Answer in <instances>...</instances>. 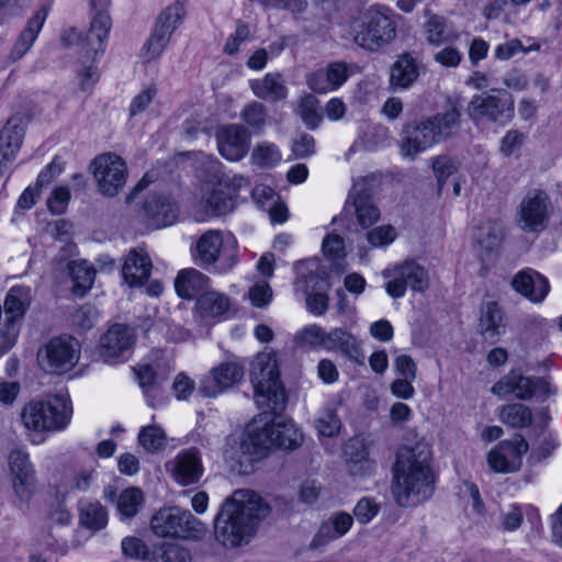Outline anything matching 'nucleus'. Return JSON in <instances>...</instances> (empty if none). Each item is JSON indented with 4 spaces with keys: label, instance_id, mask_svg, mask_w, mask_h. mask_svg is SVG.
Listing matches in <instances>:
<instances>
[{
    "label": "nucleus",
    "instance_id": "nucleus-1",
    "mask_svg": "<svg viewBox=\"0 0 562 562\" xmlns=\"http://www.w3.org/2000/svg\"><path fill=\"white\" fill-rule=\"evenodd\" d=\"M255 401L261 409L247 425L238 447L225 452L231 472L248 475L255 463L269 457L281 446V356L278 350L265 348L251 366Z\"/></svg>",
    "mask_w": 562,
    "mask_h": 562
},
{
    "label": "nucleus",
    "instance_id": "nucleus-2",
    "mask_svg": "<svg viewBox=\"0 0 562 562\" xmlns=\"http://www.w3.org/2000/svg\"><path fill=\"white\" fill-rule=\"evenodd\" d=\"M271 514V506L255 491L236 490L222 504L214 519V536L224 548L250 542L258 525Z\"/></svg>",
    "mask_w": 562,
    "mask_h": 562
},
{
    "label": "nucleus",
    "instance_id": "nucleus-3",
    "mask_svg": "<svg viewBox=\"0 0 562 562\" xmlns=\"http://www.w3.org/2000/svg\"><path fill=\"white\" fill-rule=\"evenodd\" d=\"M431 456L430 445L417 436L398 448L393 465L392 493L400 506H414L432 494Z\"/></svg>",
    "mask_w": 562,
    "mask_h": 562
},
{
    "label": "nucleus",
    "instance_id": "nucleus-4",
    "mask_svg": "<svg viewBox=\"0 0 562 562\" xmlns=\"http://www.w3.org/2000/svg\"><path fill=\"white\" fill-rule=\"evenodd\" d=\"M339 33L360 47L375 52L394 40L396 26L381 8L371 7L339 24Z\"/></svg>",
    "mask_w": 562,
    "mask_h": 562
},
{
    "label": "nucleus",
    "instance_id": "nucleus-5",
    "mask_svg": "<svg viewBox=\"0 0 562 562\" xmlns=\"http://www.w3.org/2000/svg\"><path fill=\"white\" fill-rule=\"evenodd\" d=\"M458 119V112L452 110L406 125L402 133L401 155L414 159L430 149L453 133Z\"/></svg>",
    "mask_w": 562,
    "mask_h": 562
},
{
    "label": "nucleus",
    "instance_id": "nucleus-6",
    "mask_svg": "<svg viewBox=\"0 0 562 562\" xmlns=\"http://www.w3.org/2000/svg\"><path fill=\"white\" fill-rule=\"evenodd\" d=\"M72 406L67 395H54L43 401H32L22 409V422L34 431H59L70 423Z\"/></svg>",
    "mask_w": 562,
    "mask_h": 562
},
{
    "label": "nucleus",
    "instance_id": "nucleus-7",
    "mask_svg": "<svg viewBox=\"0 0 562 562\" xmlns=\"http://www.w3.org/2000/svg\"><path fill=\"white\" fill-rule=\"evenodd\" d=\"M90 7L93 15L87 35L82 37L80 32L70 29L61 35V43L66 47L80 45L87 53H93L94 59L104 53L105 42L112 26L111 16L108 13L110 0H90Z\"/></svg>",
    "mask_w": 562,
    "mask_h": 562
},
{
    "label": "nucleus",
    "instance_id": "nucleus-8",
    "mask_svg": "<svg viewBox=\"0 0 562 562\" xmlns=\"http://www.w3.org/2000/svg\"><path fill=\"white\" fill-rule=\"evenodd\" d=\"M555 207L549 194L539 189L530 190L516 210V224L526 234L540 235L549 229Z\"/></svg>",
    "mask_w": 562,
    "mask_h": 562
},
{
    "label": "nucleus",
    "instance_id": "nucleus-9",
    "mask_svg": "<svg viewBox=\"0 0 562 562\" xmlns=\"http://www.w3.org/2000/svg\"><path fill=\"white\" fill-rule=\"evenodd\" d=\"M385 291L393 299H401L407 289L423 293L430 286L428 270L415 260L397 262L383 271Z\"/></svg>",
    "mask_w": 562,
    "mask_h": 562
},
{
    "label": "nucleus",
    "instance_id": "nucleus-10",
    "mask_svg": "<svg viewBox=\"0 0 562 562\" xmlns=\"http://www.w3.org/2000/svg\"><path fill=\"white\" fill-rule=\"evenodd\" d=\"M150 527L158 537L190 539L204 532V525L189 510L179 507L158 510L150 520Z\"/></svg>",
    "mask_w": 562,
    "mask_h": 562
},
{
    "label": "nucleus",
    "instance_id": "nucleus-11",
    "mask_svg": "<svg viewBox=\"0 0 562 562\" xmlns=\"http://www.w3.org/2000/svg\"><path fill=\"white\" fill-rule=\"evenodd\" d=\"M80 344L71 336L52 338L37 351L41 368L49 374H63L70 371L78 362Z\"/></svg>",
    "mask_w": 562,
    "mask_h": 562
},
{
    "label": "nucleus",
    "instance_id": "nucleus-12",
    "mask_svg": "<svg viewBox=\"0 0 562 562\" xmlns=\"http://www.w3.org/2000/svg\"><path fill=\"white\" fill-rule=\"evenodd\" d=\"M90 170L99 192L104 196H115L126 182V165L115 154L108 153L97 156L90 164Z\"/></svg>",
    "mask_w": 562,
    "mask_h": 562
},
{
    "label": "nucleus",
    "instance_id": "nucleus-13",
    "mask_svg": "<svg viewBox=\"0 0 562 562\" xmlns=\"http://www.w3.org/2000/svg\"><path fill=\"white\" fill-rule=\"evenodd\" d=\"M301 277L300 283H304L306 291V305L315 316H322L328 308L327 292L330 289L328 276L317 270V261L314 259L301 262L297 266Z\"/></svg>",
    "mask_w": 562,
    "mask_h": 562
},
{
    "label": "nucleus",
    "instance_id": "nucleus-14",
    "mask_svg": "<svg viewBox=\"0 0 562 562\" xmlns=\"http://www.w3.org/2000/svg\"><path fill=\"white\" fill-rule=\"evenodd\" d=\"M514 102L506 91L475 95L468 106L469 115L480 123L484 120L504 124L513 116Z\"/></svg>",
    "mask_w": 562,
    "mask_h": 562
},
{
    "label": "nucleus",
    "instance_id": "nucleus-15",
    "mask_svg": "<svg viewBox=\"0 0 562 562\" xmlns=\"http://www.w3.org/2000/svg\"><path fill=\"white\" fill-rule=\"evenodd\" d=\"M8 461L14 494L21 502H29L36 486L35 470L29 454L14 449L10 452Z\"/></svg>",
    "mask_w": 562,
    "mask_h": 562
},
{
    "label": "nucleus",
    "instance_id": "nucleus-16",
    "mask_svg": "<svg viewBox=\"0 0 562 562\" xmlns=\"http://www.w3.org/2000/svg\"><path fill=\"white\" fill-rule=\"evenodd\" d=\"M244 373V367L238 362L224 361L214 367L210 374L202 380L199 391L206 397H215L238 384L243 380Z\"/></svg>",
    "mask_w": 562,
    "mask_h": 562
},
{
    "label": "nucleus",
    "instance_id": "nucleus-17",
    "mask_svg": "<svg viewBox=\"0 0 562 562\" xmlns=\"http://www.w3.org/2000/svg\"><path fill=\"white\" fill-rule=\"evenodd\" d=\"M528 451V443L522 437L503 441L487 457L492 470L498 473H512L520 469L522 456Z\"/></svg>",
    "mask_w": 562,
    "mask_h": 562
},
{
    "label": "nucleus",
    "instance_id": "nucleus-18",
    "mask_svg": "<svg viewBox=\"0 0 562 562\" xmlns=\"http://www.w3.org/2000/svg\"><path fill=\"white\" fill-rule=\"evenodd\" d=\"M134 341L135 335L132 328L115 324L100 338V356L104 362H115L130 353Z\"/></svg>",
    "mask_w": 562,
    "mask_h": 562
},
{
    "label": "nucleus",
    "instance_id": "nucleus-19",
    "mask_svg": "<svg viewBox=\"0 0 562 562\" xmlns=\"http://www.w3.org/2000/svg\"><path fill=\"white\" fill-rule=\"evenodd\" d=\"M215 136L218 151L227 160H240L249 149L250 135L241 125H222Z\"/></svg>",
    "mask_w": 562,
    "mask_h": 562
},
{
    "label": "nucleus",
    "instance_id": "nucleus-20",
    "mask_svg": "<svg viewBox=\"0 0 562 562\" xmlns=\"http://www.w3.org/2000/svg\"><path fill=\"white\" fill-rule=\"evenodd\" d=\"M168 467H171L173 479L183 486L199 482L203 474L200 452L195 448L180 451Z\"/></svg>",
    "mask_w": 562,
    "mask_h": 562
},
{
    "label": "nucleus",
    "instance_id": "nucleus-21",
    "mask_svg": "<svg viewBox=\"0 0 562 562\" xmlns=\"http://www.w3.org/2000/svg\"><path fill=\"white\" fill-rule=\"evenodd\" d=\"M32 302L31 288L24 285L12 286L4 300V315L7 330L16 335V323L20 322Z\"/></svg>",
    "mask_w": 562,
    "mask_h": 562
},
{
    "label": "nucleus",
    "instance_id": "nucleus-22",
    "mask_svg": "<svg viewBox=\"0 0 562 562\" xmlns=\"http://www.w3.org/2000/svg\"><path fill=\"white\" fill-rule=\"evenodd\" d=\"M512 284L516 292L532 303H541L550 291L548 279L532 269L519 271Z\"/></svg>",
    "mask_w": 562,
    "mask_h": 562
},
{
    "label": "nucleus",
    "instance_id": "nucleus-23",
    "mask_svg": "<svg viewBox=\"0 0 562 562\" xmlns=\"http://www.w3.org/2000/svg\"><path fill=\"white\" fill-rule=\"evenodd\" d=\"M151 260L143 248L128 251L122 266V277L130 286H142L150 277Z\"/></svg>",
    "mask_w": 562,
    "mask_h": 562
},
{
    "label": "nucleus",
    "instance_id": "nucleus-24",
    "mask_svg": "<svg viewBox=\"0 0 562 562\" xmlns=\"http://www.w3.org/2000/svg\"><path fill=\"white\" fill-rule=\"evenodd\" d=\"M144 212L155 227H164L175 223L179 207L168 196L150 193L143 203Z\"/></svg>",
    "mask_w": 562,
    "mask_h": 562
},
{
    "label": "nucleus",
    "instance_id": "nucleus-25",
    "mask_svg": "<svg viewBox=\"0 0 562 562\" xmlns=\"http://www.w3.org/2000/svg\"><path fill=\"white\" fill-rule=\"evenodd\" d=\"M507 318L494 301H485L480 308L479 329L487 339L497 340L506 333Z\"/></svg>",
    "mask_w": 562,
    "mask_h": 562
},
{
    "label": "nucleus",
    "instance_id": "nucleus-26",
    "mask_svg": "<svg viewBox=\"0 0 562 562\" xmlns=\"http://www.w3.org/2000/svg\"><path fill=\"white\" fill-rule=\"evenodd\" d=\"M491 392L501 398L508 395L519 400L531 398L532 379L525 376L520 370L513 369L492 386Z\"/></svg>",
    "mask_w": 562,
    "mask_h": 562
},
{
    "label": "nucleus",
    "instance_id": "nucleus-27",
    "mask_svg": "<svg viewBox=\"0 0 562 562\" xmlns=\"http://www.w3.org/2000/svg\"><path fill=\"white\" fill-rule=\"evenodd\" d=\"M177 294L184 300L199 299L210 290V278L194 268L179 271L175 280Z\"/></svg>",
    "mask_w": 562,
    "mask_h": 562
},
{
    "label": "nucleus",
    "instance_id": "nucleus-28",
    "mask_svg": "<svg viewBox=\"0 0 562 562\" xmlns=\"http://www.w3.org/2000/svg\"><path fill=\"white\" fill-rule=\"evenodd\" d=\"M24 130L15 120H9L0 132V178L21 147Z\"/></svg>",
    "mask_w": 562,
    "mask_h": 562
},
{
    "label": "nucleus",
    "instance_id": "nucleus-29",
    "mask_svg": "<svg viewBox=\"0 0 562 562\" xmlns=\"http://www.w3.org/2000/svg\"><path fill=\"white\" fill-rule=\"evenodd\" d=\"M418 65L409 54L398 56L390 71V86L393 89H407L418 78Z\"/></svg>",
    "mask_w": 562,
    "mask_h": 562
},
{
    "label": "nucleus",
    "instance_id": "nucleus-30",
    "mask_svg": "<svg viewBox=\"0 0 562 562\" xmlns=\"http://www.w3.org/2000/svg\"><path fill=\"white\" fill-rule=\"evenodd\" d=\"M232 306L231 299L218 291L207 290L195 304L198 313L204 318H220L226 315Z\"/></svg>",
    "mask_w": 562,
    "mask_h": 562
},
{
    "label": "nucleus",
    "instance_id": "nucleus-31",
    "mask_svg": "<svg viewBox=\"0 0 562 562\" xmlns=\"http://www.w3.org/2000/svg\"><path fill=\"white\" fill-rule=\"evenodd\" d=\"M348 449H355V451H347L349 475L356 480H363L374 475L376 462L370 458L368 449L363 445L358 447L351 445Z\"/></svg>",
    "mask_w": 562,
    "mask_h": 562
},
{
    "label": "nucleus",
    "instance_id": "nucleus-32",
    "mask_svg": "<svg viewBox=\"0 0 562 562\" xmlns=\"http://www.w3.org/2000/svg\"><path fill=\"white\" fill-rule=\"evenodd\" d=\"M134 371L144 395L149 404L154 406L155 402L159 401L162 395L161 383L167 376L159 374L156 367L151 364L138 366Z\"/></svg>",
    "mask_w": 562,
    "mask_h": 562
},
{
    "label": "nucleus",
    "instance_id": "nucleus-33",
    "mask_svg": "<svg viewBox=\"0 0 562 562\" xmlns=\"http://www.w3.org/2000/svg\"><path fill=\"white\" fill-rule=\"evenodd\" d=\"M80 525L93 532L102 530L108 524V510L98 501L81 499L78 503Z\"/></svg>",
    "mask_w": 562,
    "mask_h": 562
},
{
    "label": "nucleus",
    "instance_id": "nucleus-34",
    "mask_svg": "<svg viewBox=\"0 0 562 562\" xmlns=\"http://www.w3.org/2000/svg\"><path fill=\"white\" fill-rule=\"evenodd\" d=\"M223 237L218 231H207L196 243L195 260L202 267L213 266L220 258Z\"/></svg>",
    "mask_w": 562,
    "mask_h": 562
},
{
    "label": "nucleus",
    "instance_id": "nucleus-35",
    "mask_svg": "<svg viewBox=\"0 0 562 562\" xmlns=\"http://www.w3.org/2000/svg\"><path fill=\"white\" fill-rule=\"evenodd\" d=\"M389 139V131L382 125L366 123L361 125L358 138L352 148L376 150L383 147Z\"/></svg>",
    "mask_w": 562,
    "mask_h": 562
},
{
    "label": "nucleus",
    "instance_id": "nucleus-36",
    "mask_svg": "<svg viewBox=\"0 0 562 562\" xmlns=\"http://www.w3.org/2000/svg\"><path fill=\"white\" fill-rule=\"evenodd\" d=\"M358 342L356 337L342 328H333L325 330L324 349L328 352H341L351 355L357 350Z\"/></svg>",
    "mask_w": 562,
    "mask_h": 562
},
{
    "label": "nucleus",
    "instance_id": "nucleus-37",
    "mask_svg": "<svg viewBox=\"0 0 562 562\" xmlns=\"http://www.w3.org/2000/svg\"><path fill=\"white\" fill-rule=\"evenodd\" d=\"M426 18L423 33L428 44L439 46L458 37L457 34L446 31V20L442 16L427 12Z\"/></svg>",
    "mask_w": 562,
    "mask_h": 562
},
{
    "label": "nucleus",
    "instance_id": "nucleus-38",
    "mask_svg": "<svg viewBox=\"0 0 562 562\" xmlns=\"http://www.w3.org/2000/svg\"><path fill=\"white\" fill-rule=\"evenodd\" d=\"M352 517L349 514H335L328 522H325L319 528L315 541L317 543H324L345 536L352 526Z\"/></svg>",
    "mask_w": 562,
    "mask_h": 562
},
{
    "label": "nucleus",
    "instance_id": "nucleus-39",
    "mask_svg": "<svg viewBox=\"0 0 562 562\" xmlns=\"http://www.w3.org/2000/svg\"><path fill=\"white\" fill-rule=\"evenodd\" d=\"M255 202L262 209L268 210L273 223H281V204L277 192L267 184H258L252 189Z\"/></svg>",
    "mask_w": 562,
    "mask_h": 562
},
{
    "label": "nucleus",
    "instance_id": "nucleus-40",
    "mask_svg": "<svg viewBox=\"0 0 562 562\" xmlns=\"http://www.w3.org/2000/svg\"><path fill=\"white\" fill-rule=\"evenodd\" d=\"M184 13L183 4L176 1L159 14L154 31L170 38Z\"/></svg>",
    "mask_w": 562,
    "mask_h": 562
},
{
    "label": "nucleus",
    "instance_id": "nucleus-41",
    "mask_svg": "<svg viewBox=\"0 0 562 562\" xmlns=\"http://www.w3.org/2000/svg\"><path fill=\"white\" fill-rule=\"evenodd\" d=\"M144 503V494L140 488L131 486L121 492L116 501V509L122 518L135 517Z\"/></svg>",
    "mask_w": 562,
    "mask_h": 562
},
{
    "label": "nucleus",
    "instance_id": "nucleus-42",
    "mask_svg": "<svg viewBox=\"0 0 562 562\" xmlns=\"http://www.w3.org/2000/svg\"><path fill=\"white\" fill-rule=\"evenodd\" d=\"M498 418L507 426L522 428L530 424L531 413L522 404H509L502 406Z\"/></svg>",
    "mask_w": 562,
    "mask_h": 562
},
{
    "label": "nucleus",
    "instance_id": "nucleus-43",
    "mask_svg": "<svg viewBox=\"0 0 562 562\" xmlns=\"http://www.w3.org/2000/svg\"><path fill=\"white\" fill-rule=\"evenodd\" d=\"M252 92L260 99L278 101L281 97V82L278 74H268L262 80L250 83Z\"/></svg>",
    "mask_w": 562,
    "mask_h": 562
},
{
    "label": "nucleus",
    "instance_id": "nucleus-44",
    "mask_svg": "<svg viewBox=\"0 0 562 562\" xmlns=\"http://www.w3.org/2000/svg\"><path fill=\"white\" fill-rule=\"evenodd\" d=\"M297 114L310 130L317 128L323 121L319 101L314 95H305L297 109Z\"/></svg>",
    "mask_w": 562,
    "mask_h": 562
},
{
    "label": "nucleus",
    "instance_id": "nucleus-45",
    "mask_svg": "<svg viewBox=\"0 0 562 562\" xmlns=\"http://www.w3.org/2000/svg\"><path fill=\"white\" fill-rule=\"evenodd\" d=\"M138 442L147 452H156L166 446V434L156 425L143 427L138 434Z\"/></svg>",
    "mask_w": 562,
    "mask_h": 562
},
{
    "label": "nucleus",
    "instance_id": "nucleus-46",
    "mask_svg": "<svg viewBox=\"0 0 562 562\" xmlns=\"http://www.w3.org/2000/svg\"><path fill=\"white\" fill-rule=\"evenodd\" d=\"M322 250L324 256L333 262L336 273H340L344 267L338 261L345 257L344 239L338 235L328 234L323 240Z\"/></svg>",
    "mask_w": 562,
    "mask_h": 562
},
{
    "label": "nucleus",
    "instance_id": "nucleus-47",
    "mask_svg": "<svg viewBox=\"0 0 562 562\" xmlns=\"http://www.w3.org/2000/svg\"><path fill=\"white\" fill-rule=\"evenodd\" d=\"M432 171L437 179L438 187L441 189L446 181L458 172L460 168V161L448 155H439L432 159Z\"/></svg>",
    "mask_w": 562,
    "mask_h": 562
},
{
    "label": "nucleus",
    "instance_id": "nucleus-48",
    "mask_svg": "<svg viewBox=\"0 0 562 562\" xmlns=\"http://www.w3.org/2000/svg\"><path fill=\"white\" fill-rule=\"evenodd\" d=\"M67 267L75 284V292H78V290L86 291L92 285L95 273L86 261H70Z\"/></svg>",
    "mask_w": 562,
    "mask_h": 562
},
{
    "label": "nucleus",
    "instance_id": "nucleus-49",
    "mask_svg": "<svg viewBox=\"0 0 562 562\" xmlns=\"http://www.w3.org/2000/svg\"><path fill=\"white\" fill-rule=\"evenodd\" d=\"M353 206L358 223L362 227L371 226L380 217L379 209L372 203V201L368 196H356L353 200Z\"/></svg>",
    "mask_w": 562,
    "mask_h": 562
},
{
    "label": "nucleus",
    "instance_id": "nucleus-50",
    "mask_svg": "<svg viewBox=\"0 0 562 562\" xmlns=\"http://www.w3.org/2000/svg\"><path fill=\"white\" fill-rule=\"evenodd\" d=\"M234 203L228 195L221 190H213L204 200V211L212 216H220L228 213Z\"/></svg>",
    "mask_w": 562,
    "mask_h": 562
},
{
    "label": "nucleus",
    "instance_id": "nucleus-51",
    "mask_svg": "<svg viewBox=\"0 0 562 562\" xmlns=\"http://www.w3.org/2000/svg\"><path fill=\"white\" fill-rule=\"evenodd\" d=\"M279 148L274 144L260 143L251 153V161L260 168H270L279 161Z\"/></svg>",
    "mask_w": 562,
    "mask_h": 562
},
{
    "label": "nucleus",
    "instance_id": "nucleus-52",
    "mask_svg": "<svg viewBox=\"0 0 562 562\" xmlns=\"http://www.w3.org/2000/svg\"><path fill=\"white\" fill-rule=\"evenodd\" d=\"M315 427L321 436L334 437L339 432L341 423L334 409L326 408L316 418Z\"/></svg>",
    "mask_w": 562,
    "mask_h": 562
},
{
    "label": "nucleus",
    "instance_id": "nucleus-53",
    "mask_svg": "<svg viewBox=\"0 0 562 562\" xmlns=\"http://www.w3.org/2000/svg\"><path fill=\"white\" fill-rule=\"evenodd\" d=\"M299 345L324 349L325 329L316 324L307 325L295 336Z\"/></svg>",
    "mask_w": 562,
    "mask_h": 562
},
{
    "label": "nucleus",
    "instance_id": "nucleus-54",
    "mask_svg": "<svg viewBox=\"0 0 562 562\" xmlns=\"http://www.w3.org/2000/svg\"><path fill=\"white\" fill-rule=\"evenodd\" d=\"M474 238L481 247L491 250L499 244L502 233L495 225L485 223L475 229Z\"/></svg>",
    "mask_w": 562,
    "mask_h": 562
},
{
    "label": "nucleus",
    "instance_id": "nucleus-55",
    "mask_svg": "<svg viewBox=\"0 0 562 562\" xmlns=\"http://www.w3.org/2000/svg\"><path fill=\"white\" fill-rule=\"evenodd\" d=\"M396 229L391 225H381L367 235V239L372 247L383 248L391 245L396 239Z\"/></svg>",
    "mask_w": 562,
    "mask_h": 562
},
{
    "label": "nucleus",
    "instance_id": "nucleus-56",
    "mask_svg": "<svg viewBox=\"0 0 562 562\" xmlns=\"http://www.w3.org/2000/svg\"><path fill=\"white\" fill-rule=\"evenodd\" d=\"M170 38L153 31L151 35L143 47L142 56L146 61H151L159 57L168 45Z\"/></svg>",
    "mask_w": 562,
    "mask_h": 562
},
{
    "label": "nucleus",
    "instance_id": "nucleus-57",
    "mask_svg": "<svg viewBox=\"0 0 562 562\" xmlns=\"http://www.w3.org/2000/svg\"><path fill=\"white\" fill-rule=\"evenodd\" d=\"M540 48L539 44H533L529 47H525L520 41L512 40L504 44H499L495 48V57L499 60H507L510 57L515 56L519 52L529 53L531 50H538Z\"/></svg>",
    "mask_w": 562,
    "mask_h": 562
},
{
    "label": "nucleus",
    "instance_id": "nucleus-58",
    "mask_svg": "<svg viewBox=\"0 0 562 562\" xmlns=\"http://www.w3.org/2000/svg\"><path fill=\"white\" fill-rule=\"evenodd\" d=\"M353 67L344 61H334L328 64L327 72L329 76L328 82L333 85L334 91L339 89L352 74Z\"/></svg>",
    "mask_w": 562,
    "mask_h": 562
},
{
    "label": "nucleus",
    "instance_id": "nucleus-59",
    "mask_svg": "<svg viewBox=\"0 0 562 562\" xmlns=\"http://www.w3.org/2000/svg\"><path fill=\"white\" fill-rule=\"evenodd\" d=\"M558 393L557 386L549 376L532 379V396L539 402H546Z\"/></svg>",
    "mask_w": 562,
    "mask_h": 562
},
{
    "label": "nucleus",
    "instance_id": "nucleus-60",
    "mask_svg": "<svg viewBox=\"0 0 562 562\" xmlns=\"http://www.w3.org/2000/svg\"><path fill=\"white\" fill-rule=\"evenodd\" d=\"M248 297L254 306L262 308L270 303L272 290L266 281H259L249 289Z\"/></svg>",
    "mask_w": 562,
    "mask_h": 562
},
{
    "label": "nucleus",
    "instance_id": "nucleus-61",
    "mask_svg": "<svg viewBox=\"0 0 562 562\" xmlns=\"http://www.w3.org/2000/svg\"><path fill=\"white\" fill-rule=\"evenodd\" d=\"M122 551L127 557L140 559L142 562H145L146 557L151 553V550L147 544L135 537H127L123 539Z\"/></svg>",
    "mask_w": 562,
    "mask_h": 562
},
{
    "label": "nucleus",
    "instance_id": "nucleus-62",
    "mask_svg": "<svg viewBox=\"0 0 562 562\" xmlns=\"http://www.w3.org/2000/svg\"><path fill=\"white\" fill-rule=\"evenodd\" d=\"M378 504L368 497H363L357 503L353 514L358 522L364 525L370 522L378 515Z\"/></svg>",
    "mask_w": 562,
    "mask_h": 562
},
{
    "label": "nucleus",
    "instance_id": "nucleus-63",
    "mask_svg": "<svg viewBox=\"0 0 562 562\" xmlns=\"http://www.w3.org/2000/svg\"><path fill=\"white\" fill-rule=\"evenodd\" d=\"M522 507L517 504H513L502 514L501 527L505 531L517 530L522 522Z\"/></svg>",
    "mask_w": 562,
    "mask_h": 562
},
{
    "label": "nucleus",
    "instance_id": "nucleus-64",
    "mask_svg": "<svg viewBox=\"0 0 562 562\" xmlns=\"http://www.w3.org/2000/svg\"><path fill=\"white\" fill-rule=\"evenodd\" d=\"M328 80L326 67L312 72L307 78V85L316 93H328L334 91L333 85Z\"/></svg>",
    "mask_w": 562,
    "mask_h": 562
}]
</instances>
